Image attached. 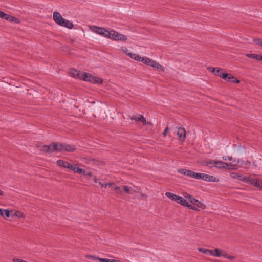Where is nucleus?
I'll use <instances>...</instances> for the list:
<instances>
[{
    "label": "nucleus",
    "instance_id": "1",
    "mask_svg": "<svg viewBox=\"0 0 262 262\" xmlns=\"http://www.w3.org/2000/svg\"><path fill=\"white\" fill-rule=\"evenodd\" d=\"M70 75L75 78L93 83L101 84L102 79L97 76L86 72H81L75 69H72L69 72Z\"/></svg>",
    "mask_w": 262,
    "mask_h": 262
},
{
    "label": "nucleus",
    "instance_id": "39",
    "mask_svg": "<svg viewBox=\"0 0 262 262\" xmlns=\"http://www.w3.org/2000/svg\"><path fill=\"white\" fill-rule=\"evenodd\" d=\"M13 262H27L26 261H24L22 259H19V258H13Z\"/></svg>",
    "mask_w": 262,
    "mask_h": 262
},
{
    "label": "nucleus",
    "instance_id": "27",
    "mask_svg": "<svg viewBox=\"0 0 262 262\" xmlns=\"http://www.w3.org/2000/svg\"><path fill=\"white\" fill-rule=\"evenodd\" d=\"M128 55L130 56V58L134 59L136 61H141L142 60V57H141L138 54L129 53Z\"/></svg>",
    "mask_w": 262,
    "mask_h": 262
},
{
    "label": "nucleus",
    "instance_id": "13",
    "mask_svg": "<svg viewBox=\"0 0 262 262\" xmlns=\"http://www.w3.org/2000/svg\"><path fill=\"white\" fill-rule=\"evenodd\" d=\"M0 18L8 20L9 21L18 22V19L9 14H6L4 12L0 11Z\"/></svg>",
    "mask_w": 262,
    "mask_h": 262
},
{
    "label": "nucleus",
    "instance_id": "44",
    "mask_svg": "<svg viewBox=\"0 0 262 262\" xmlns=\"http://www.w3.org/2000/svg\"><path fill=\"white\" fill-rule=\"evenodd\" d=\"M93 181L95 183H99L98 182V180L97 178H96V177H94L93 178Z\"/></svg>",
    "mask_w": 262,
    "mask_h": 262
},
{
    "label": "nucleus",
    "instance_id": "24",
    "mask_svg": "<svg viewBox=\"0 0 262 262\" xmlns=\"http://www.w3.org/2000/svg\"><path fill=\"white\" fill-rule=\"evenodd\" d=\"M87 257L90 258H92L94 260H98L100 262H110L111 261V259H108V258H100L99 257L92 256V255H89V256H87Z\"/></svg>",
    "mask_w": 262,
    "mask_h": 262
},
{
    "label": "nucleus",
    "instance_id": "21",
    "mask_svg": "<svg viewBox=\"0 0 262 262\" xmlns=\"http://www.w3.org/2000/svg\"><path fill=\"white\" fill-rule=\"evenodd\" d=\"M60 26L65 27L68 29H72L73 27V24L70 21L67 20L64 18V20H62L61 22H59Z\"/></svg>",
    "mask_w": 262,
    "mask_h": 262
},
{
    "label": "nucleus",
    "instance_id": "3",
    "mask_svg": "<svg viewBox=\"0 0 262 262\" xmlns=\"http://www.w3.org/2000/svg\"><path fill=\"white\" fill-rule=\"evenodd\" d=\"M40 150L43 153L51 154L54 151L59 152L58 143H53L49 145H44L38 146Z\"/></svg>",
    "mask_w": 262,
    "mask_h": 262
},
{
    "label": "nucleus",
    "instance_id": "37",
    "mask_svg": "<svg viewBox=\"0 0 262 262\" xmlns=\"http://www.w3.org/2000/svg\"><path fill=\"white\" fill-rule=\"evenodd\" d=\"M253 41L256 42L257 45H260L262 40L259 38H253Z\"/></svg>",
    "mask_w": 262,
    "mask_h": 262
},
{
    "label": "nucleus",
    "instance_id": "36",
    "mask_svg": "<svg viewBox=\"0 0 262 262\" xmlns=\"http://www.w3.org/2000/svg\"><path fill=\"white\" fill-rule=\"evenodd\" d=\"M222 256L229 259H233L234 258V257L233 256L229 255L225 252L223 253Z\"/></svg>",
    "mask_w": 262,
    "mask_h": 262
},
{
    "label": "nucleus",
    "instance_id": "2",
    "mask_svg": "<svg viewBox=\"0 0 262 262\" xmlns=\"http://www.w3.org/2000/svg\"><path fill=\"white\" fill-rule=\"evenodd\" d=\"M105 37L116 41H126L127 39L124 35L121 34L114 30H106Z\"/></svg>",
    "mask_w": 262,
    "mask_h": 262
},
{
    "label": "nucleus",
    "instance_id": "17",
    "mask_svg": "<svg viewBox=\"0 0 262 262\" xmlns=\"http://www.w3.org/2000/svg\"><path fill=\"white\" fill-rule=\"evenodd\" d=\"M57 164H58V166L62 167L64 168H68L70 170H71V167H72V165H73V164H70V163H69L67 161H63L62 160H57Z\"/></svg>",
    "mask_w": 262,
    "mask_h": 262
},
{
    "label": "nucleus",
    "instance_id": "8",
    "mask_svg": "<svg viewBox=\"0 0 262 262\" xmlns=\"http://www.w3.org/2000/svg\"><path fill=\"white\" fill-rule=\"evenodd\" d=\"M245 181H244V182L251 184L253 185L254 186L260 188V187L261 186V183H259V181L258 180L254 179L251 177H246L245 176Z\"/></svg>",
    "mask_w": 262,
    "mask_h": 262
},
{
    "label": "nucleus",
    "instance_id": "46",
    "mask_svg": "<svg viewBox=\"0 0 262 262\" xmlns=\"http://www.w3.org/2000/svg\"><path fill=\"white\" fill-rule=\"evenodd\" d=\"M3 194H4L3 192L1 190H0V195H3Z\"/></svg>",
    "mask_w": 262,
    "mask_h": 262
},
{
    "label": "nucleus",
    "instance_id": "26",
    "mask_svg": "<svg viewBox=\"0 0 262 262\" xmlns=\"http://www.w3.org/2000/svg\"><path fill=\"white\" fill-rule=\"evenodd\" d=\"M185 198L187 199L188 202H190L192 204H194L195 202H197V200L195 199L193 196L186 194L184 195Z\"/></svg>",
    "mask_w": 262,
    "mask_h": 262
},
{
    "label": "nucleus",
    "instance_id": "20",
    "mask_svg": "<svg viewBox=\"0 0 262 262\" xmlns=\"http://www.w3.org/2000/svg\"><path fill=\"white\" fill-rule=\"evenodd\" d=\"M230 176L231 178L235 179L236 180H239L242 182L245 181V176L242 174L236 173V172H231L230 173Z\"/></svg>",
    "mask_w": 262,
    "mask_h": 262
},
{
    "label": "nucleus",
    "instance_id": "23",
    "mask_svg": "<svg viewBox=\"0 0 262 262\" xmlns=\"http://www.w3.org/2000/svg\"><path fill=\"white\" fill-rule=\"evenodd\" d=\"M247 57L252 59H254L258 61H261L262 55L256 54H247L246 55Z\"/></svg>",
    "mask_w": 262,
    "mask_h": 262
},
{
    "label": "nucleus",
    "instance_id": "9",
    "mask_svg": "<svg viewBox=\"0 0 262 262\" xmlns=\"http://www.w3.org/2000/svg\"><path fill=\"white\" fill-rule=\"evenodd\" d=\"M90 28L93 32L99 35H103L105 37L107 30L105 28L96 26H92L90 27Z\"/></svg>",
    "mask_w": 262,
    "mask_h": 262
},
{
    "label": "nucleus",
    "instance_id": "7",
    "mask_svg": "<svg viewBox=\"0 0 262 262\" xmlns=\"http://www.w3.org/2000/svg\"><path fill=\"white\" fill-rule=\"evenodd\" d=\"M58 148L59 152L63 151L72 152L76 149V148L72 145L59 143H58Z\"/></svg>",
    "mask_w": 262,
    "mask_h": 262
},
{
    "label": "nucleus",
    "instance_id": "14",
    "mask_svg": "<svg viewBox=\"0 0 262 262\" xmlns=\"http://www.w3.org/2000/svg\"><path fill=\"white\" fill-rule=\"evenodd\" d=\"M0 18L8 20L9 21L18 22V19L9 14H6L4 12L0 11Z\"/></svg>",
    "mask_w": 262,
    "mask_h": 262
},
{
    "label": "nucleus",
    "instance_id": "33",
    "mask_svg": "<svg viewBox=\"0 0 262 262\" xmlns=\"http://www.w3.org/2000/svg\"><path fill=\"white\" fill-rule=\"evenodd\" d=\"M225 168H228V169L234 170V169H236L237 168V167L235 165L227 163V165L225 166Z\"/></svg>",
    "mask_w": 262,
    "mask_h": 262
},
{
    "label": "nucleus",
    "instance_id": "30",
    "mask_svg": "<svg viewBox=\"0 0 262 262\" xmlns=\"http://www.w3.org/2000/svg\"><path fill=\"white\" fill-rule=\"evenodd\" d=\"M193 205L195 206L197 208H199L201 209H204L206 208L205 205L203 203L199 201L198 200L197 202H195V203Z\"/></svg>",
    "mask_w": 262,
    "mask_h": 262
},
{
    "label": "nucleus",
    "instance_id": "25",
    "mask_svg": "<svg viewBox=\"0 0 262 262\" xmlns=\"http://www.w3.org/2000/svg\"><path fill=\"white\" fill-rule=\"evenodd\" d=\"M226 165H227V163L222 161H216L215 167L218 169L225 168Z\"/></svg>",
    "mask_w": 262,
    "mask_h": 262
},
{
    "label": "nucleus",
    "instance_id": "19",
    "mask_svg": "<svg viewBox=\"0 0 262 262\" xmlns=\"http://www.w3.org/2000/svg\"><path fill=\"white\" fill-rule=\"evenodd\" d=\"M77 164H73L71 170L73 171L75 173L85 174V170L77 166Z\"/></svg>",
    "mask_w": 262,
    "mask_h": 262
},
{
    "label": "nucleus",
    "instance_id": "12",
    "mask_svg": "<svg viewBox=\"0 0 262 262\" xmlns=\"http://www.w3.org/2000/svg\"><path fill=\"white\" fill-rule=\"evenodd\" d=\"M222 78L227 80L229 82H233L235 83H239L240 81L237 78H235L232 75L225 73L224 75H222Z\"/></svg>",
    "mask_w": 262,
    "mask_h": 262
},
{
    "label": "nucleus",
    "instance_id": "31",
    "mask_svg": "<svg viewBox=\"0 0 262 262\" xmlns=\"http://www.w3.org/2000/svg\"><path fill=\"white\" fill-rule=\"evenodd\" d=\"M223 253V252H222V251L220 250L219 249L216 248L214 250V257H221V256H222Z\"/></svg>",
    "mask_w": 262,
    "mask_h": 262
},
{
    "label": "nucleus",
    "instance_id": "22",
    "mask_svg": "<svg viewBox=\"0 0 262 262\" xmlns=\"http://www.w3.org/2000/svg\"><path fill=\"white\" fill-rule=\"evenodd\" d=\"M108 186L110 187L112 190H114L116 193L121 194L122 193L120 187L116 185L115 183H109Z\"/></svg>",
    "mask_w": 262,
    "mask_h": 262
},
{
    "label": "nucleus",
    "instance_id": "10",
    "mask_svg": "<svg viewBox=\"0 0 262 262\" xmlns=\"http://www.w3.org/2000/svg\"><path fill=\"white\" fill-rule=\"evenodd\" d=\"M178 172L183 174L184 176H186L187 177H189L190 178H195V174L196 172L190 170H187L184 168L179 169L177 170Z\"/></svg>",
    "mask_w": 262,
    "mask_h": 262
},
{
    "label": "nucleus",
    "instance_id": "45",
    "mask_svg": "<svg viewBox=\"0 0 262 262\" xmlns=\"http://www.w3.org/2000/svg\"><path fill=\"white\" fill-rule=\"evenodd\" d=\"M84 175L88 176H91L92 175V173L90 172H87V173L85 172V174Z\"/></svg>",
    "mask_w": 262,
    "mask_h": 262
},
{
    "label": "nucleus",
    "instance_id": "47",
    "mask_svg": "<svg viewBox=\"0 0 262 262\" xmlns=\"http://www.w3.org/2000/svg\"><path fill=\"white\" fill-rule=\"evenodd\" d=\"M2 209H0V214H2Z\"/></svg>",
    "mask_w": 262,
    "mask_h": 262
},
{
    "label": "nucleus",
    "instance_id": "43",
    "mask_svg": "<svg viewBox=\"0 0 262 262\" xmlns=\"http://www.w3.org/2000/svg\"><path fill=\"white\" fill-rule=\"evenodd\" d=\"M168 127H166V128L164 129V132H163V136H166V134H167V130H168Z\"/></svg>",
    "mask_w": 262,
    "mask_h": 262
},
{
    "label": "nucleus",
    "instance_id": "32",
    "mask_svg": "<svg viewBox=\"0 0 262 262\" xmlns=\"http://www.w3.org/2000/svg\"><path fill=\"white\" fill-rule=\"evenodd\" d=\"M185 207H188V208L193 210H198V209L196 208L195 206L193 204H189V202L187 201V205H184Z\"/></svg>",
    "mask_w": 262,
    "mask_h": 262
},
{
    "label": "nucleus",
    "instance_id": "18",
    "mask_svg": "<svg viewBox=\"0 0 262 262\" xmlns=\"http://www.w3.org/2000/svg\"><path fill=\"white\" fill-rule=\"evenodd\" d=\"M53 18L54 20L56 22V23H57L58 25L59 24V22L64 20V18L62 17L61 14L57 12H54L53 13Z\"/></svg>",
    "mask_w": 262,
    "mask_h": 262
},
{
    "label": "nucleus",
    "instance_id": "29",
    "mask_svg": "<svg viewBox=\"0 0 262 262\" xmlns=\"http://www.w3.org/2000/svg\"><path fill=\"white\" fill-rule=\"evenodd\" d=\"M0 216H3L4 218H8L10 216V212L7 209H3L2 214Z\"/></svg>",
    "mask_w": 262,
    "mask_h": 262
},
{
    "label": "nucleus",
    "instance_id": "42",
    "mask_svg": "<svg viewBox=\"0 0 262 262\" xmlns=\"http://www.w3.org/2000/svg\"><path fill=\"white\" fill-rule=\"evenodd\" d=\"M99 185H100L102 187H106L107 186H108V184L106 183H102L101 182H99Z\"/></svg>",
    "mask_w": 262,
    "mask_h": 262
},
{
    "label": "nucleus",
    "instance_id": "11",
    "mask_svg": "<svg viewBox=\"0 0 262 262\" xmlns=\"http://www.w3.org/2000/svg\"><path fill=\"white\" fill-rule=\"evenodd\" d=\"M130 119L132 120H136L137 121H140L143 123V125H148L150 124V122H147L146 120V118L144 117L143 115H132L130 117Z\"/></svg>",
    "mask_w": 262,
    "mask_h": 262
},
{
    "label": "nucleus",
    "instance_id": "34",
    "mask_svg": "<svg viewBox=\"0 0 262 262\" xmlns=\"http://www.w3.org/2000/svg\"><path fill=\"white\" fill-rule=\"evenodd\" d=\"M216 161L214 160H210L209 162H207L206 165L210 167H212L213 166L215 167Z\"/></svg>",
    "mask_w": 262,
    "mask_h": 262
},
{
    "label": "nucleus",
    "instance_id": "6",
    "mask_svg": "<svg viewBox=\"0 0 262 262\" xmlns=\"http://www.w3.org/2000/svg\"><path fill=\"white\" fill-rule=\"evenodd\" d=\"M195 179L197 180H203L207 182H218L220 181V179L219 178H216L214 176L205 173L196 172L195 174Z\"/></svg>",
    "mask_w": 262,
    "mask_h": 262
},
{
    "label": "nucleus",
    "instance_id": "41",
    "mask_svg": "<svg viewBox=\"0 0 262 262\" xmlns=\"http://www.w3.org/2000/svg\"><path fill=\"white\" fill-rule=\"evenodd\" d=\"M16 215L19 217H24L25 215L23 213L18 212L16 213Z\"/></svg>",
    "mask_w": 262,
    "mask_h": 262
},
{
    "label": "nucleus",
    "instance_id": "35",
    "mask_svg": "<svg viewBox=\"0 0 262 262\" xmlns=\"http://www.w3.org/2000/svg\"><path fill=\"white\" fill-rule=\"evenodd\" d=\"M198 250L199 252H202V253L208 255L209 249H204L202 248H199Z\"/></svg>",
    "mask_w": 262,
    "mask_h": 262
},
{
    "label": "nucleus",
    "instance_id": "40",
    "mask_svg": "<svg viewBox=\"0 0 262 262\" xmlns=\"http://www.w3.org/2000/svg\"><path fill=\"white\" fill-rule=\"evenodd\" d=\"M214 250L209 249L208 255H211V256H214Z\"/></svg>",
    "mask_w": 262,
    "mask_h": 262
},
{
    "label": "nucleus",
    "instance_id": "15",
    "mask_svg": "<svg viewBox=\"0 0 262 262\" xmlns=\"http://www.w3.org/2000/svg\"><path fill=\"white\" fill-rule=\"evenodd\" d=\"M177 135L179 140L184 141L186 138V131L184 127L177 128Z\"/></svg>",
    "mask_w": 262,
    "mask_h": 262
},
{
    "label": "nucleus",
    "instance_id": "4",
    "mask_svg": "<svg viewBox=\"0 0 262 262\" xmlns=\"http://www.w3.org/2000/svg\"><path fill=\"white\" fill-rule=\"evenodd\" d=\"M141 62L144 64H147V66H151V67L156 68L161 71H164L165 70V68L163 66L160 64L156 61L146 57H143L142 58Z\"/></svg>",
    "mask_w": 262,
    "mask_h": 262
},
{
    "label": "nucleus",
    "instance_id": "48",
    "mask_svg": "<svg viewBox=\"0 0 262 262\" xmlns=\"http://www.w3.org/2000/svg\"><path fill=\"white\" fill-rule=\"evenodd\" d=\"M260 189H262V183H261V187H260Z\"/></svg>",
    "mask_w": 262,
    "mask_h": 262
},
{
    "label": "nucleus",
    "instance_id": "16",
    "mask_svg": "<svg viewBox=\"0 0 262 262\" xmlns=\"http://www.w3.org/2000/svg\"><path fill=\"white\" fill-rule=\"evenodd\" d=\"M209 71H211L214 75L219 76L222 78V75H224L225 73H223L224 71L223 69H219L216 68L209 67L208 68Z\"/></svg>",
    "mask_w": 262,
    "mask_h": 262
},
{
    "label": "nucleus",
    "instance_id": "38",
    "mask_svg": "<svg viewBox=\"0 0 262 262\" xmlns=\"http://www.w3.org/2000/svg\"><path fill=\"white\" fill-rule=\"evenodd\" d=\"M222 159L225 161H226V160L231 161L232 160V157H230V156H223L222 157Z\"/></svg>",
    "mask_w": 262,
    "mask_h": 262
},
{
    "label": "nucleus",
    "instance_id": "28",
    "mask_svg": "<svg viewBox=\"0 0 262 262\" xmlns=\"http://www.w3.org/2000/svg\"><path fill=\"white\" fill-rule=\"evenodd\" d=\"M123 190L126 193L130 194H132L134 192L136 191L135 190H132V189L130 187H129L128 186H123Z\"/></svg>",
    "mask_w": 262,
    "mask_h": 262
},
{
    "label": "nucleus",
    "instance_id": "5",
    "mask_svg": "<svg viewBox=\"0 0 262 262\" xmlns=\"http://www.w3.org/2000/svg\"><path fill=\"white\" fill-rule=\"evenodd\" d=\"M165 195L171 200L175 201L183 206L187 205V200L181 196L169 192H166Z\"/></svg>",
    "mask_w": 262,
    "mask_h": 262
}]
</instances>
